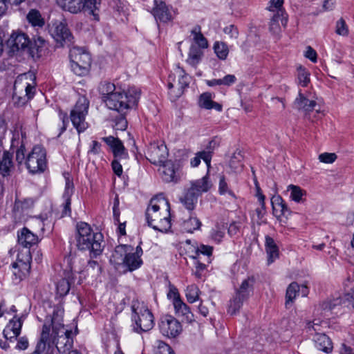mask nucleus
<instances>
[{"mask_svg": "<svg viewBox=\"0 0 354 354\" xmlns=\"http://www.w3.org/2000/svg\"><path fill=\"white\" fill-rule=\"evenodd\" d=\"M17 241L18 243L22 247L30 248L38 243L39 239L36 234L25 227L18 231Z\"/></svg>", "mask_w": 354, "mask_h": 354, "instance_id": "22", "label": "nucleus"}, {"mask_svg": "<svg viewBox=\"0 0 354 354\" xmlns=\"http://www.w3.org/2000/svg\"><path fill=\"white\" fill-rule=\"evenodd\" d=\"M214 95L209 92L202 93L198 98V106L207 110L214 109L217 111H222L223 106L212 100Z\"/></svg>", "mask_w": 354, "mask_h": 354, "instance_id": "27", "label": "nucleus"}, {"mask_svg": "<svg viewBox=\"0 0 354 354\" xmlns=\"http://www.w3.org/2000/svg\"><path fill=\"white\" fill-rule=\"evenodd\" d=\"M15 170V166L12 161V154L5 151L0 160V174L3 177L10 176Z\"/></svg>", "mask_w": 354, "mask_h": 354, "instance_id": "26", "label": "nucleus"}, {"mask_svg": "<svg viewBox=\"0 0 354 354\" xmlns=\"http://www.w3.org/2000/svg\"><path fill=\"white\" fill-rule=\"evenodd\" d=\"M274 214L276 216L288 217L290 215V210L282 198L279 196H273L271 200Z\"/></svg>", "mask_w": 354, "mask_h": 354, "instance_id": "30", "label": "nucleus"}, {"mask_svg": "<svg viewBox=\"0 0 354 354\" xmlns=\"http://www.w3.org/2000/svg\"><path fill=\"white\" fill-rule=\"evenodd\" d=\"M31 259L30 252L29 250L26 252L25 258L21 259L19 254L17 257V260L16 262L12 263V267L13 268H23L24 269H30V261Z\"/></svg>", "mask_w": 354, "mask_h": 354, "instance_id": "47", "label": "nucleus"}, {"mask_svg": "<svg viewBox=\"0 0 354 354\" xmlns=\"http://www.w3.org/2000/svg\"><path fill=\"white\" fill-rule=\"evenodd\" d=\"M35 78L30 74L19 76L15 82L13 96L15 103L22 106L31 100L35 93Z\"/></svg>", "mask_w": 354, "mask_h": 354, "instance_id": "7", "label": "nucleus"}, {"mask_svg": "<svg viewBox=\"0 0 354 354\" xmlns=\"http://www.w3.org/2000/svg\"><path fill=\"white\" fill-rule=\"evenodd\" d=\"M218 192L222 195L227 193L231 196H234L233 192L228 189L227 184L223 176H221L219 180Z\"/></svg>", "mask_w": 354, "mask_h": 354, "instance_id": "55", "label": "nucleus"}, {"mask_svg": "<svg viewBox=\"0 0 354 354\" xmlns=\"http://www.w3.org/2000/svg\"><path fill=\"white\" fill-rule=\"evenodd\" d=\"M51 35L56 41L57 47L70 46L73 42V36L67 25L62 22L54 24Z\"/></svg>", "mask_w": 354, "mask_h": 354, "instance_id": "16", "label": "nucleus"}, {"mask_svg": "<svg viewBox=\"0 0 354 354\" xmlns=\"http://www.w3.org/2000/svg\"><path fill=\"white\" fill-rule=\"evenodd\" d=\"M198 197L197 193L189 187L185 191L184 196L180 197V201L187 209L192 211L195 208Z\"/></svg>", "mask_w": 354, "mask_h": 354, "instance_id": "36", "label": "nucleus"}, {"mask_svg": "<svg viewBox=\"0 0 354 354\" xmlns=\"http://www.w3.org/2000/svg\"><path fill=\"white\" fill-rule=\"evenodd\" d=\"M283 0H270V5L268 9L270 11L277 12L279 10H284L283 8Z\"/></svg>", "mask_w": 354, "mask_h": 354, "instance_id": "56", "label": "nucleus"}, {"mask_svg": "<svg viewBox=\"0 0 354 354\" xmlns=\"http://www.w3.org/2000/svg\"><path fill=\"white\" fill-rule=\"evenodd\" d=\"M225 235L224 230L221 229L220 226L216 225L212 230L211 237L212 239L217 242L220 243Z\"/></svg>", "mask_w": 354, "mask_h": 354, "instance_id": "53", "label": "nucleus"}, {"mask_svg": "<svg viewBox=\"0 0 354 354\" xmlns=\"http://www.w3.org/2000/svg\"><path fill=\"white\" fill-rule=\"evenodd\" d=\"M113 127L116 131H124L127 127V120L125 118V114L120 113V115L115 118L113 120Z\"/></svg>", "mask_w": 354, "mask_h": 354, "instance_id": "50", "label": "nucleus"}, {"mask_svg": "<svg viewBox=\"0 0 354 354\" xmlns=\"http://www.w3.org/2000/svg\"><path fill=\"white\" fill-rule=\"evenodd\" d=\"M294 104L298 109H302L306 112H310L314 109L316 102L308 100L299 91Z\"/></svg>", "mask_w": 354, "mask_h": 354, "instance_id": "37", "label": "nucleus"}, {"mask_svg": "<svg viewBox=\"0 0 354 354\" xmlns=\"http://www.w3.org/2000/svg\"><path fill=\"white\" fill-rule=\"evenodd\" d=\"M133 312L132 320L134 322L133 330L138 333L147 332L153 328L154 317L152 313L144 303L138 301H133L131 306Z\"/></svg>", "mask_w": 354, "mask_h": 354, "instance_id": "8", "label": "nucleus"}, {"mask_svg": "<svg viewBox=\"0 0 354 354\" xmlns=\"http://www.w3.org/2000/svg\"><path fill=\"white\" fill-rule=\"evenodd\" d=\"M102 0H83L84 13L96 21H100Z\"/></svg>", "mask_w": 354, "mask_h": 354, "instance_id": "28", "label": "nucleus"}, {"mask_svg": "<svg viewBox=\"0 0 354 354\" xmlns=\"http://www.w3.org/2000/svg\"><path fill=\"white\" fill-rule=\"evenodd\" d=\"M160 333L165 337L174 338L182 332L181 324L171 315H165L158 324Z\"/></svg>", "mask_w": 354, "mask_h": 354, "instance_id": "14", "label": "nucleus"}, {"mask_svg": "<svg viewBox=\"0 0 354 354\" xmlns=\"http://www.w3.org/2000/svg\"><path fill=\"white\" fill-rule=\"evenodd\" d=\"M71 271L81 274V277H96L101 273V267L96 261H86L77 257L70 259Z\"/></svg>", "mask_w": 354, "mask_h": 354, "instance_id": "12", "label": "nucleus"}, {"mask_svg": "<svg viewBox=\"0 0 354 354\" xmlns=\"http://www.w3.org/2000/svg\"><path fill=\"white\" fill-rule=\"evenodd\" d=\"M140 97V90L135 86L127 90L118 89L105 100L106 106L120 113L126 114L130 109L136 107Z\"/></svg>", "mask_w": 354, "mask_h": 354, "instance_id": "5", "label": "nucleus"}, {"mask_svg": "<svg viewBox=\"0 0 354 354\" xmlns=\"http://www.w3.org/2000/svg\"><path fill=\"white\" fill-rule=\"evenodd\" d=\"M29 346V342L26 336H23L17 339V343L15 346L16 349L20 351H25Z\"/></svg>", "mask_w": 354, "mask_h": 354, "instance_id": "60", "label": "nucleus"}, {"mask_svg": "<svg viewBox=\"0 0 354 354\" xmlns=\"http://www.w3.org/2000/svg\"><path fill=\"white\" fill-rule=\"evenodd\" d=\"M66 183H65V188L64 192L62 195V198L64 200V202L62 203V216H71V196L73 194L74 192V185L73 183V180L70 179V178L66 177Z\"/></svg>", "mask_w": 354, "mask_h": 354, "instance_id": "20", "label": "nucleus"}, {"mask_svg": "<svg viewBox=\"0 0 354 354\" xmlns=\"http://www.w3.org/2000/svg\"><path fill=\"white\" fill-rule=\"evenodd\" d=\"M203 49L196 46V45H191L187 62L192 66H196L201 62L203 56Z\"/></svg>", "mask_w": 354, "mask_h": 354, "instance_id": "38", "label": "nucleus"}, {"mask_svg": "<svg viewBox=\"0 0 354 354\" xmlns=\"http://www.w3.org/2000/svg\"><path fill=\"white\" fill-rule=\"evenodd\" d=\"M288 189L291 192L290 198L297 203H300L302 201V197L306 194L305 190L297 185H290Z\"/></svg>", "mask_w": 354, "mask_h": 354, "instance_id": "46", "label": "nucleus"}, {"mask_svg": "<svg viewBox=\"0 0 354 354\" xmlns=\"http://www.w3.org/2000/svg\"><path fill=\"white\" fill-rule=\"evenodd\" d=\"M169 203L163 197L151 199L146 210L148 225L161 232H166L171 228Z\"/></svg>", "mask_w": 354, "mask_h": 354, "instance_id": "2", "label": "nucleus"}, {"mask_svg": "<svg viewBox=\"0 0 354 354\" xmlns=\"http://www.w3.org/2000/svg\"><path fill=\"white\" fill-rule=\"evenodd\" d=\"M223 32L225 34L227 35L231 39H237L239 36V31L237 28L231 24L227 26H226L223 29Z\"/></svg>", "mask_w": 354, "mask_h": 354, "instance_id": "57", "label": "nucleus"}, {"mask_svg": "<svg viewBox=\"0 0 354 354\" xmlns=\"http://www.w3.org/2000/svg\"><path fill=\"white\" fill-rule=\"evenodd\" d=\"M160 165L158 171L161 174L162 179L167 183H177L182 175L180 165L178 162L166 160Z\"/></svg>", "mask_w": 354, "mask_h": 354, "instance_id": "15", "label": "nucleus"}, {"mask_svg": "<svg viewBox=\"0 0 354 354\" xmlns=\"http://www.w3.org/2000/svg\"><path fill=\"white\" fill-rule=\"evenodd\" d=\"M191 35L193 36V44L191 45H196V46L204 49L208 47V41L202 34L200 26H195L192 29Z\"/></svg>", "mask_w": 354, "mask_h": 354, "instance_id": "39", "label": "nucleus"}, {"mask_svg": "<svg viewBox=\"0 0 354 354\" xmlns=\"http://www.w3.org/2000/svg\"><path fill=\"white\" fill-rule=\"evenodd\" d=\"M102 140L110 147L115 158L120 160H126L128 158V152L119 138L110 136L102 138Z\"/></svg>", "mask_w": 354, "mask_h": 354, "instance_id": "18", "label": "nucleus"}, {"mask_svg": "<svg viewBox=\"0 0 354 354\" xmlns=\"http://www.w3.org/2000/svg\"><path fill=\"white\" fill-rule=\"evenodd\" d=\"M304 55L306 58L309 59L313 63H315L317 62V53L311 46H308L306 48V50Z\"/></svg>", "mask_w": 354, "mask_h": 354, "instance_id": "63", "label": "nucleus"}, {"mask_svg": "<svg viewBox=\"0 0 354 354\" xmlns=\"http://www.w3.org/2000/svg\"><path fill=\"white\" fill-rule=\"evenodd\" d=\"M299 290V286L296 282H292L288 286L286 294V306L289 304L290 301L292 302L293 301V299L296 297Z\"/></svg>", "mask_w": 354, "mask_h": 354, "instance_id": "48", "label": "nucleus"}, {"mask_svg": "<svg viewBox=\"0 0 354 354\" xmlns=\"http://www.w3.org/2000/svg\"><path fill=\"white\" fill-rule=\"evenodd\" d=\"M167 297L169 299L172 300L173 304H174L175 301L181 300L178 289L171 285L169 287V290L167 293Z\"/></svg>", "mask_w": 354, "mask_h": 354, "instance_id": "59", "label": "nucleus"}, {"mask_svg": "<svg viewBox=\"0 0 354 354\" xmlns=\"http://www.w3.org/2000/svg\"><path fill=\"white\" fill-rule=\"evenodd\" d=\"M335 32L342 36H347L348 28L344 19L341 18L336 22Z\"/></svg>", "mask_w": 354, "mask_h": 354, "instance_id": "52", "label": "nucleus"}, {"mask_svg": "<svg viewBox=\"0 0 354 354\" xmlns=\"http://www.w3.org/2000/svg\"><path fill=\"white\" fill-rule=\"evenodd\" d=\"M255 279L254 277H248L244 279L240 287L236 290L235 295L230 300L227 313L232 315L236 314L245 301H246L253 290Z\"/></svg>", "mask_w": 354, "mask_h": 354, "instance_id": "11", "label": "nucleus"}, {"mask_svg": "<svg viewBox=\"0 0 354 354\" xmlns=\"http://www.w3.org/2000/svg\"><path fill=\"white\" fill-rule=\"evenodd\" d=\"M110 262L115 266H122L127 271L133 272L141 267L143 262L136 254H133V248L129 245H120L115 247Z\"/></svg>", "mask_w": 354, "mask_h": 354, "instance_id": "6", "label": "nucleus"}, {"mask_svg": "<svg viewBox=\"0 0 354 354\" xmlns=\"http://www.w3.org/2000/svg\"><path fill=\"white\" fill-rule=\"evenodd\" d=\"M201 225L200 220L196 216L192 215L183 221L182 228L184 232L192 233L194 231L199 230Z\"/></svg>", "mask_w": 354, "mask_h": 354, "instance_id": "43", "label": "nucleus"}, {"mask_svg": "<svg viewBox=\"0 0 354 354\" xmlns=\"http://www.w3.org/2000/svg\"><path fill=\"white\" fill-rule=\"evenodd\" d=\"M119 204H120L119 198L118 196H116L113 201V213L114 221L118 223L120 222L119 218H120V209H119Z\"/></svg>", "mask_w": 354, "mask_h": 354, "instance_id": "61", "label": "nucleus"}, {"mask_svg": "<svg viewBox=\"0 0 354 354\" xmlns=\"http://www.w3.org/2000/svg\"><path fill=\"white\" fill-rule=\"evenodd\" d=\"M117 90L113 83L107 81L100 82L98 86V91L101 95L102 101L104 103L105 102V100L107 99L106 97H110L111 95L113 94Z\"/></svg>", "mask_w": 354, "mask_h": 354, "instance_id": "41", "label": "nucleus"}, {"mask_svg": "<svg viewBox=\"0 0 354 354\" xmlns=\"http://www.w3.org/2000/svg\"><path fill=\"white\" fill-rule=\"evenodd\" d=\"M147 158L153 165L164 163L168 156L167 146L163 143H151L147 149Z\"/></svg>", "mask_w": 354, "mask_h": 354, "instance_id": "17", "label": "nucleus"}, {"mask_svg": "<svg viewBox=\"0 0 354 354\" xmlns=\"http://www.w3.org/2000/svg\"><path fill=\"white\" fill-rule=\"evenodd\" d=\"M153 14L156 19L162 22H167L172 19L171 8L162 1H155Z\"/></svg>", "mask_w": 354, "mask_h": 354, "instance_id": "21", "label": "nucleus"}, {"mask_svg": "<svg viewBox=\"0 0 354 354\" xmlns=\"http://www.w3.org/2000/svg\"><path fill=\"white\" fill-rule=\"evenodd\" d=\"M213 247L204 244H201L196 250V255L192 256L195 259H201V255L205 257L204 260L207 263H211V257L212 255Z\"/></svg>", "mask_w": 354, "mask_h": 354, "instance_id": "42", "label": "nucleus"}, {"mask_svg": "<svg viewBox=\"0 0 354 354\" xmlns=\"http://www.w3.org/2000/svg\"><path fill=\"white\" fill-rule=\"evenodd\" d=\"M73 274L74 272L71 271V268L70 267V270H66L64 272V277L62 278L57 282V295L59 297H64L68 293L71 288V283L74 280Z\"/></svg>", "mask_w": 354, "mask_h": 354, "instance_id": "24", "label": "nucleus"}, {"mask_svg": "<svg viewBox=\"0 0 354 354\" xmlns=\"http://www.w3.org/2000/svg\"><path fill=\"white\" fill-rule=\"evenodd\" d=\"M64 10L73 14L84 12L83 0H57Z\"/></svg>", "mask_w": 354, "mask_h": 354, "instance_id": "31", "label": "nucleus"}, {"mask_svg": "<svg viewBox=\"0 0 354 354\" xmlns=\"http://www.w3.org/2000/svg\"><path fill=\"white\" fill-rule=\"evenodd\" d=\"M241 158L242 156L240 152L234 153L232 156L230 160V167L233 169L234 171H238L242 169Z\"/></svg>", "mask_w": 354, "mask_h": 354, "instance_id": "51", "label": "nucleus"}, {"mask_svg": "<svg viewBox=\"0 0 354 354\" xmlns=\"http://www.w3.org/2000/svg\"><path fill=\"white\" fill-rule=\"evenodd\" d=\"M15 159L19 165L25 163L31 174L42 173L47 167L46 151L41 145H35L26 156V147L21 142L15 151Z\"/></svg>", "mask_w": 354, "mask_h": 354, "instance_id": "4", "label": "nucleus"}, {"mask_svg": "<svg viewBox=\"0 0 354 354\" xmlns=\"http://www.w3.org/2000/svg\"><path fill=\"white\" fill-rule=\"evenodd\" d=\"M315 347L325 353H330L333 351V342L325 333H316L313 337Z\"/></svg>", "mask_w": 354, "mask_h": 354, "instance_id": "25", "label": "nucleus"}, {"mask_svg": "<svg viewBox=\"0 0 354 354\" xmlns=\"http://www.w3.org/2000/svg\"><path fill=\"white\" fill-rule=\"evenodd\" d=\"M214 50L216 56L221 60H225L229 54L227 45L222 41H216L214 44Z\"/></svg>", "mask_w": 354, "mask_h": 354, "instance_id": "44", "label": "nucleus"}, {"mask_svg": "<svg viewBox=\"0 0 354 354\" xmlns=\"http://www.w3.org/2000/svg\"><path fill=\"white\" fill-rule=\"evenodd\" d=\"M297 72L299 84L304 87L306 86L310 82V73L301 66L297 67Z\"/></svg>", "mask_w": 354, "mask_h": 354, "instance_id": "49", "label": "nucleus"}, {"mask_svg": "<svg viewBox=\"0 0 354 354\" xmlns=\"http://www.w3.org/2000/svg\"><path fill=\"white\" fill-rule=\"evenodd\" d=\"M173 305L176 315L181 317L183 320L189 323L194 321L193 313L191 312L189 307L182 299L175 301Z\"/></svg>", "mask_w": 354, "mask_h": 354, "instance_id": "29", "label": "nucleus"}, {"mask_svg": "<svg viewBox=\"0 0 354 354\" xmlns=\"http://www.w3.org/2000/svg\"><path fill=\"white\" fill-rule=\"evenodd\" d=\"M88 107V100L82 95L78 98L75 105L71 111V121L79 133L84 132L88 127V124L86 122Z\"/></svg>", "mask_w": 354, "mask_h": 354, "instance_id": "10", "label": "nucleus"}, {"mask_svg": "<svg viewBox=\"0 0 354 354\" xmlns=\"http://www.w3.org/2000/svg\"><path fill=\"white\" fill-rule=\"evenodd\" d=\"M280 22L283 27L288 23V15L284 10H279L274 13L270 19L269 24L270 31L274 35H279L281 32Z\"/></svg>", "mask_w": 354, "mask_h": 354, "instance_id": "23", "label": "nucleus"}, {"mask_svg": "<svg viewBox=\"0 0 354 354\" xmlns=\"http://www.w3.org/2000/svg\"><path fill=\"white\" fill-rule=\"evenodd\" d=\"M189 83V76L182 68L176 66L168 76V93L171 100H176L181 96Z\"/></svg>", "mask_w": 354, "mask_h": 354, "instance_id": "9", "label": "nucleus"}, {"mask_svg": "<svg viewBox=\"0 0 354 354\" xmlns=\"http://www.w3.org/2000/svg\"><path fill=\"white\" fill-rule=\"evenodd\" d=\"M198 156L200 157L201 160H203V161L207 165V168L209 169L211 165V160L212 157V153H211L209 151H207L206 149L199 151L197 153Z\"/></svg>", "mask_w": 354, "mask_h": 354, "instance_id": "58", "label": "nucleus"}, {"mask_svg": "<svg viewBox=\"0 0 354 354\" xmlns=\"http://www.w3.org/2000/svg\"><path fill=\"white\" fill-rule=\"evenodd\" d=\"M24 320L21 317L14 316L3 330L4 338L13 342L21 333Z\"/></svg>", "mask_w": 354, "mask_h": 354, "instance_id": "19", "label": "nucleus"}, {"mask_svg": "<svg viewBox=\"0 0 354 354\" xmlns=\"http://www.w3.org/2000/svg\"><path fill=\"white\" fill-rule=\"evenodd\" d=\"M71 68L78 75L86 74L91 66V57L88 53L80 48L74 47L70 50Z\"/></svg>", "mask_w": 354, "mask_h": 354, "instance_id": "13", "label": "nucleus"}, {"mask_svg": "<svg viewBox=\"0 0 354 354\" xmlns=\"http://www.w3.org/2000/svg\"><path fill=\"white\" fill-rule=\"evenodd\" d=\"M212 186V182L207 174L201 179L192 181L190 188L200 196L202 193L208 192Z\"/></svg>", "mask_w": 354, "mask_h": 354, "instance_id": "32", "label": "nucleus"}, {"mask_svg": "<svg viewBox=\"0 0 354 354\" xmlns=\"http://www.w3.org/2000/svg\"><path fill=\"white\" fill-rule=\"evenodd\" d=\"M9 42L13 48H15L17 50H19L28 47L30 41L25 33L15 32L12 34Z\"/></svg>", "mask_w": 354, "mask_h": 354, "instance_id": "33", "label": "nucleus"}, {"mask_svg": "<svg viewBox=\"0 0 354 354\" xmlns=\"http://www.w3.org/2000/svg\"><path fill=\"white\" fill-rule=\"evenodd\" d=\"M220 139L217 137L212 138L207 144L205 149L209 151L211 153L219 146Z\"/></svg>", "mask_w": 354, "mask_h": 354, "instance_id": "62", "label": "nucleus"}, {"mask_svg": "<svg viewBox=\"0 0 354 354\" xmlns=\"http://www.w3.org/2000/svg\"><path fill=\"white\" fill-rule=\"evenodd\" d=\"M120 161L121 160L116 158L115 160H113L111 163L112 169L114 173L118 176H120L122 174V167Z\"/></svg>", "mask_w": 354, "mask_h": 354, "instance_id": "64", "label": "nucleus"}, {"mask_svg": "<svg viewBox=\"0 0 354 354\" xmlns=\"http://www.w3.org/2000/svg\"><path fill=\"white\" fill-rule=\"evenodd\" d=\"M200 290L195 284L189 285L185 290V296L188 302L192 304L199 299Z\"/></svg>", "mask_w": 354, "mask_h": 354, "instance_id": "45", "label": "nucleus"}, {"mask_svg": "<svg viewBox=\"0 0 354 354\" xmlns=\"http://www.w3.org/2000/svg\"><path fill=\"white\" fill-rule=\"evenodd\" d=\"M265 249L268 255V263L270 264L279 258V248L270 236H266Z\"/></svg>", "mask_w": 354, "mask_h": 354, "instance_id": "34", "label": "nucleus"}, {"mask_svg": "<svg viewBox=\"0 0 354 354\" xmlns=\"http://www.w3.org/2000/svg\"><path fill=\"white\" fill-rule=\"evenodd\" d=\"M26 19L34 28H42L45 24L44 19L37 9H30L26 15Z\"/></svg>", "mask_w": 354, "mask_h": 354, "instance_id": "40", "label": "nucleus"}, {"mask_svg": "<svg viewBox=\"0 0 354 354\" xmlns=\"http://www.w3.org/2000/svg\"><path fill=\"white\" fill-rule=\"evenodd\" d=\"M337 159V155L334 153H322L319 156V160L322 162L331 164Z\"/></svg>", "mask_w": 354, "mask_h": 354, "instance_id": "54", "label": "nucleus"}, {"mask_svg": "<svg viewBox=\"0 0 354 354\" xmlns=\"http://www.w3.org/2000/svg\"><path fill=\"white\" fill-rule=\"evenodd\" d=\"M64 313L62 307L54 308L52 316L44 324L40 339L30 354H53L55 348L59 352H65L71 348L72 331L64 328Z\"/></svg>", "mask_w": 354, "mask_h": 354, "instance_id": "1", "label": "nucleus"}, {"mask_svg": "<svg viewBox=\"0 0 354 354\" xmlns=\"http://www.w3.org/2000/svg\"><path fill=\"white\" fill-rule=\"evenodd\" d=\"M257 196L259 201V207H257L254 210V213L252 215V219L255 220L258 225H261L264 223L263 218L266 214L265 207V196L261 193L260 188H257Z\"/></svg>", "mask_w": 354, "mask_h": 354, "instance_id": "35", "label": "nucleus"}, {"mask_svg": "<svg viewBox=\"0 0 354 354\" xmlns=\"http://www.w3.org/2000/svg\"><path fill=\"white\" fill-rule=\"evenodd\" d=\"M77 247L80 250H89L91 255L97 257L103 250L104 236L101 232H95L91 225L85 222L76 225Z\"/></svg>", "mask_w": 354, "mask_h": 354, "instance_id": "3", "label": "nucleus"}]
</instances>
